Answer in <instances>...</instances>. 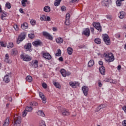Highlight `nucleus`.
Listing matches in <instances>:
<instances>
[{
    "label": "nucleus",
    "mask_w": 126,
    "mask_h": 126,
    "mask_svg": "<svg viewBox=\"0 0 126 126\" xmlns=\"http://www.w3.org/2000/svg\"><path fill=\"white\" fill-rule=\"evenodd\" d=\"M103 57L105 58V61L107 63H112V62H114L115 61V57L114 56V54L112 53H104L103 54Z\"/></svg>",
    "instance_id": "1"
},
{
    "label": "nucleus",
    "mask_w": 126,
    "mask_h": 126,
    "mask_svg": "<svg viewBox=\"0 0 126 126\" xmlns=\"http://www.w3.org/2000/svg\"><path fill=\"white\" fill-rule=\"evenodd\" d=\"M21 60H23L24 62H30L32 60V58L29 55L24 53L21 55L20 56Z\"/></svg>",
    "instance_id": "2"
},
{
    "label": "nucleus",
    "mask_w": 126,
    "mask_h": 126,
    "mask_svg": "<svg viewBox=\"0 0 126 126\" xmlns=\"http://www.w3.org/2000/svg\"><path fill=\"white\" fill-rule=\"evenodd\" d=\"M21 123V117L17 115L14 116V126H16L17 125H20Z\"/></svg>",
    "instance_id": "3"
},
{
    "label": "nucleus",
    "mask_w": 126,
    "mask_h": 126,
    "mask_svg": "<svg viewBox=\"0 0 126 126\" xmlns=\"http://www.w3.org/2000/svg\"><path fill=\"white\" fill-rule=\"evenodd\" d=\"M25 38H26V33L22 32L20 36H18V38L17 40V43L18 44H20V42H22V41H23Z\"/></svg>",
    "instance_id": "4"
},
{
    "label": "nucleus",
    "mask_w": 126,
    "mask_h": 126,
    "mask_svg": "<svg viewBox=\"0 0 126 126\" xmlns=\"http://www.w3.org/2000/svg\"><path fill=\"white\" fill-rule=\"evenodd\" d=\"M93 25L96 30H98L99 32H102V27L100 23H93Z\"/></svg>",
    "instance_id": "5"
},
{
    "label": "nucleus",
    "mask_w": 126,
    "mask_h": 126,
    "mask_svg": "<svg viewBox=\"0 0 126 126\" xmlns=\"http://www.w3.org/2000/svg\"><path fill=\"white\" fill-rule=\"evenodd\" d=\"M103 39L104 43L106 45H110L111 44V40H110V38H109V35L108 34H104L103 36Z\"/></svg>",
    "instance_id": "6"
},
{
    "label": "nucleus",
    "mask_w": 126,
    "mask_h": 126,
    "mask_svg": "<svg viewBox=\"0 0 126 126\" xmlns=\"http://www.w3.org/2000/svg\"><path fill=\"white\" fill-rule=\"evenodd\" d=\"M69 84L72 88H76L77 86H79V85H80V83L78 82H70Z\"/></svg>",
    "instance_id": "7"
},
{
    "label": "nucleus",
    "mask_w": 126,
    "mask_h": 126,
    "mask_svg": "<svg viewBox=\"0 0 126 126\" xmlns=\"http://www.w3.org/2000/svg\"><path fill=\"white\" fill-rule=\"evenodd\" d=\"M82 90L84 93L85 96L88 95V92L89 91V88L88 87L84 86L82 87Z\"/></svg>",
    "instance_id": "8"
},
{
    "label": "nucleus",
    "mask_w": 126,
    "mask_h": 126,
    "mask_svg": "<svg viewBox=\"0 0 126 126\" xmlns=\"http://www.w3.org/2000/svg\"><path fill=\"white\" fill-rule=\"evenodd\" d=\"M42 34H43V35L44 37H46L47 39H48V40H53V36H52L51 34L49 33V32H42Z\"/></svg>",
    "instance_id": "9"
},
{
    "label": "nucleus",
    "mask_w": 126,
    "mask_h": 126,
    "mask_svg": "<svg viewBox=\"0 0 126 126\" xmlns=\"http://www.w3.org/2000/svg\"><path fill=\"white\" fill-rule=\"evenodd\" d=\"M112 2L111 0H103V1L101 2L103 6H109V4Z\"/></svg>",
    "instance_id": "10"
},
{
    "label": "nucleus",
    "mask_w": 126,
    "mask_h": 126,
    "mask_svg": "<svg viewBox=\"0 0 126 126\" xmlns=\"http://www.w3.org/2000/svg\"><path fill=\"white\" fill-rule=\"evenodd\" d=\"M83 34L86 36V37H89L90 36V29L89 28L86 29L83 32Z\"/></svg>",
    "instance_id": "11"
},
{
    "label": "nucleus",
    "mask_w": 126,
    "mask_h": 126,
    "mask_svg": "<svg viewBox=\"0 0 126 126\" xmlns=\"http://www.w3.org/2000/svg\"><path fill=\"white\" fill-rule=\"evenodd\" d=\"M39 97H40V98L42 99L43 103H44V104H46V103H47V100L45 97V95H44V94H43V93L39 92Z\"/></svg>",
    "instance_id": "12"
},
{
    "label": "nucleus",
    "mask_w": 126,
    "mask_h": 126,
    "mask_svg": "<svg viewBox=\"0 0 126 126\" xmlns=\"http://www.w3.org/2000/svg\"><path fill=\"white\" fill-rule=\"evenodd\" d=\"M43 57L44 58V59H46V60H51L52 59V56L49 53H44L43 54Z\"/></svg>",
    "instance_id": "13"
},
{
    "label": "nucleus",
    "mask_w": 126,
    "mask_h": 126,
    "mask_svg": "<svg viewBox=\"0 0 126 126\" xmlns=\"http://www.w3.org/2000/svg\"><path fill=\"white\" fill-rule=\"evenodd\" d=\"M32 46V44H31L30 43H29L27 44V45H25V49H26V51L32 52V49H31Z\"/></svg>",
    "instance_id": "14"
},
{
    "label": "nucleus",
    "mask_w": 126,
    "mask_h": 126,
    "mask_svg": "<svg viewBox=\"0 0 126 126\" xmlns=\"http://www.w3.org/2000/svg\"><path fill=\"white\" fill-rule=\"evenodd\" d=\"M42 42L40 40H36L32 42L33 46L35 47H38V46H41Z\"/></svg>",
    "instance_id": "15"
},
{
    "label": "nucleus",
    "mask_w": 126,
    "mask_h": 126,
    "mask_svg": "<svg viewBox=\"0 0 126 126\" xmlns=\"http://www.w3.org/2000/svg\"><path fill=\"white\" fill-rule=\"evenodd\" d=\"M53 84L55 86V87H56V88H58V89H61V88H62V86H61L60 83L57 82L56 81H53Z\"/></svg>",
    "instance_id": "16"
},
{
    "label": "nucleus",
    "mask_w": 126,
    "mask_h": 126,
    "mask_svg": "<svg viewBox=\"0 0 126 126\" xmlns=\"http://www.w3.org/2000/svg\"><path fill=\"white\" fill-rule=\"evenodd\" d=\"M99 72H100L101 74H105V72H106V70L105 69V67L102 66L99 67Z\"/></svg>",
    "instance_id": "17"
},
{
    "label": "nucleus",
    "mask_w": 126,
    "mask_h": 126,
    "mask_svg": "<svg viewBox=\"0 0 126 126\" xmlns=\"http://www.w3.org/2000/svg\"><path fill=\"white\" fill-rule=\"evenodd\" d=\"M104 81L106 82H110V83H113V84L117 83V80L116 79H106Z\"/></svg>",
    "instance_id": "18"
},
{
    "label": "nucleus",
    "mask_w": 126,
    "mask_h": 126,
    "mask_svg": "<svg viewBox=\"0 0 126 126\" xmlns=\"http://www.w3.org/2000/svg\"><path fill=\"white\" fill-rule=\"evenodd\" d=\"M21 28L23 30H25L28 28V24L26 22L24 23L21 25Z\"/></svg>",
    "instance_id": "19"
},
{
    "label": "nucleus",
    "mask_w": 126,
    "mask_h": 126,
    "mask_svg": "<svg viewBox=\"0 0 126 126\" xmlns=\"http://www.w3.org/2000/svg\"><path fill=\"white\" fill-rule=\"evenodd\" d=\"M63 116H69L70 115V112L68 110L64 109L63 112L62 113Z\"/></svg>",
    "instance_id": "20"
},
{
    "label": "nucleus",
    "mask_w": 126,
    "mask_h": 126,
    "mask_svg": "<svg viewBox=\"0 0 126 126\" xmlns=\"http://www.w3.org/2000/svg\"><path fill=\"white\" fill-rule=\"evenodd\" d=\"M32 65L34 68H37L38 67V61L35 60L34 62L32 61Z\"/></svg>",
    "instance_id": "21"
},
{
    "label": "nucleus",
    "mask_w": 126,
    "mask_h": 126,
    "mask_svg": "<svg viewBox=\"0 0 126 126\" xmlns=\"http://www.w3.org/2000/svg\"><path fill=\"white\" fill-rule=\"evenodd\" d=\"M60 72L63 77H65L66 76V71L64 70V69H62L60 71Z\"/></svg>",
    "instance_id": "22"
},
{
    "label": "nucleus",
    "mask_w": 126,
    "mask_h": 126,
    "mask_svg": "<svg viewBox=\"0 0 126 126\" xmlns=\"http://www.w3.org/2000/svg\"><path fill=\"white\" fill-rule=\"evenodd\" d=\"M56 41L58 44H63V39L61 37H59L56 39Z\"/></svg>",
    "instance_id": "23"
},
{
    "label": "nucleus",
    "mask_w": 126,
    "mask_h": 126,
    "mask_svg": "<svg viewBox=\"0 0 126 126\" xmlns=\"http://www.w3.org/2000/svg\"><path fill=\"white\" fill-rule=\"evenodd\" d=\"M43 10L45 12H50L51 11V7L49 6H46L44 7Z\"/></svg>",
    "instance_id": "24"
},
{
    "label": "nucleus",
    "mask_w": 126,
    "mask_h": 126,
    "mask_svg": "<svg viewBox=\"0 0 126 126\" xmlns=\"http://www.w3.org/2000/svg\"><path fill=\"white\" fill-rule=\"evenodd\" d=\"M93 65H94V60H91L89 62L88 66L89 67H91L92 66H93Z\"/></svg>",
    "instance_id": "25"
},
{
    "label": "nucleus",
    "mask_w": 126,
    "mask_h": 126,
    "mask_svg": "<svg viewBox=\"0 0 126 126\" xmlns=\"http://www.w3.org/2000/svg\"><path fill=\"white\" fill-rule=\"evenodd\" d=\"M12 75V74H11V73H9L4 76V78L5 79H10V78H11Z\"/></svg>",
    "instance_id": "26"
},
{
    "label": "nucleus",
    "mask_w": 126,
    "mask_h": 126,
    "mask_svg": "<svg viewBox=\"0 0 126 126\" xmlns=\"http://www.w3.org/2000/svg\"><path fill=\"white\" fill-rule=\"evenodd\" d=\"M37 115L38 116H41V117H45V114L44 113V111L39 110L37 112Z\"/></svg>",
    "instance_id": "27"
},
{
    "label": "nucleus",
    "mask_w": 126,
    "mask_h": 126,
    "mask_svg": "<svg viewBox=\"0 0 126 126\" xmlns=\"http://www.w3.org/2000/svg\"><path fill=\"white\" fill-rule=\"evenodd\" d=\"M9 125V118H7L6 119L4 124L2 126H8Z\"/></svg>",
    "instance_id": "28"
},
{
    "label": "nucleus",
    "mask_w": 126,
    "mask_h": 126,
    "mask_svg": "<svg viewBox=\"0 0 126 126\" xmlns=\"http://www.w3.org/2000/svg\"><path fill=\"white\" fill-rule=\"evenodd\" d=\"M17 50L13 49L11 51V55L12 56H15L16 55H17Z\"/></svg>",
    "instance_id": "29"
},
{
    "label": "nucleus",
    "mask_w": 126,
    "mask_h": 126,
    "mask_svg": "<svg viewBox=\"0 0 126 126\" xmlns=\"http://www.w3.org/2000/svg\"><path fill=\"white\" fill-rule=\"evenodd\" d=\"M61 1L62 0H55V2H54L55 6H59Z\"/></svg>",
    "instance_id": "30"
},
{
    "label": "nucleus",
    "mask_w": 126,
    "mask_h": 126,
    "mask_svg": "<svg viewBox=\"0 0 126 126\" xmlns=\"http://www.w3.org/2000/svg\"><path fill=\"white\" fill-rule=\"evenodd\" d=\"M120 15L119 16V18H121V19H123V18L125 17V15H126V13L124 11H122L120 12Z\"/></svg>",
    "instance_id": "31"
},
{
    "label": "nucleus",
    "mask_w": 126,
    "mask_h": 126,
    "mask_svg": "<svg viewBox=\"0 0 126 126\" xmlns=\"http://www.w3.org/2000/svg\"><path fill=\"white\" fill-rule=\"evenodd\" d=\"M0 12L1 13V15L0 17L1 19H2V20H4L3 17H6V16H7L6 14L5 13V12H4L2 11Z\"/></svg>",
    "instance_id": "32"
},
{
    "label": "nucleus",
    "mask_w": 126,
    "mask_h": 126,
    "mask_svg": "<svg viewBox=\"0 0 126 126\" xmlns=\"http://www.w3.org/2000/svg\"><path fill=\"white\" fill-rule=\"evenodd\" d=\"M67 51L68 55L72 54L73 50L71 47H68V48L67 49Z\"/></svg>",
    "instance_id": "33"
},
{
    "label": "nucleus",
    "mask_w": 126,
    "mask_h": 126,
    "mask_svg": "<svg viewBox=\"0 0 126 126\" xmlns=\"http://www.w3.org/2000/svg\"><path fill=\"white\" fill-rule=\"evenodd\" d=\"M33 110V108H32V107L31 106H27L26 107V109H25V110L27 111V112H32Z\"/></svg>",
    "instance_id": "34"
},
{
    "label": "nucleus",
    "mask_w": 126,
    "mask_h": 126,
    "mask_svg": "<svg viewBox=\"0 0 126 126\" xmlns=\"http://www.w3.org/2000/svg\"><path fill=\"white\" fill-rule=\"evenodd\" d=\"M94 42L95 44H101V39H100L99 38H95L94 39Z\"/></svg>",
    "instance_id": "35"
},
{
    "label": "nucleus",
    "mask_w": 126,
    "mask_h": 126,
    "mask_svg": "<svg viewBox=\"0 0 126 126\" xmlns=\"http://www.w3.org/2000/svg\"><path fill=\"white\" fill-rule=\"evenodd\" d=\"M56 57H60L62 56V51H61L60 49H58V53L56 54Z\"/></svg>",
    "instance_id": "36"
},
{
    "label": "nucleus",
    "mask_w": 126,
    "mask_h": 126,
    "mask_svg": "<svg viewBox=\"0 0 126 126\" xmlns=\"http://www.w3.org/2000/svg\"><path fill=\"white\" fill-rule=\"evenodd\" d=\"M28 1V0H22L21 2H22V5L24 6V7H25L26 6V2Z\"/></svg>",
    "instance_id": "37"
},
{
    "label": "nucleus",
    "mask_w": 126,
    "mask_h": 126,
    "mask_svg": "<svg viewBox=\"0 0 126 126\" xmlns=\"http://www.w3.org/2000/svg\"><path fill=\"white\" fill-rule=\"evenodd\" d=\"M10 82V80L9 79H3L1 83H2V84H5L6 83H8V82Z\"/></svg>",
    "instance_id": "38"
},
{
    "label": "nucleus",
    "mask_w": 126,
    "mask_h": 126,
    "mask_svg": "<svg viewBox=\"0 0 126 126\" xmlns=\"http://www.w3.org/2000/svg\"><path fill=\"white\" fill-rule=\"evenodd\" d=\"M5 7H7L8 9H10V8H11V4L9 2H7L5 4Z\"/></svg>",
    "instance_id": "39"
},
{
    "label": "nucleus",
    "mask_w": 126,
    "mask_h": 126,
    "mask_svg": "<svg viewBox=\"0 0 126 126\" xmlns=\"http://www.w3.org/2000/svg\"><path fill=\"white\" fill-rule=\"evenodd\" d=\"M105 107H106V105H105V104H101L99 106L97 107V109L98 111H100L101 109H104V108H105Z\"/></svg>",
    "instance_id": "40"
},
{
    "label": "nucleus",
    "mask_w": 126,
    "mask_h": 126,
    "mask_svg": "<svg viewBox=\"0 0 126 126\" xmlns=\"http://www.w3.org/2000/svg\"><path fill=\"white\" fill-rule=\"evenodd\" d=\"M28 36L29 38H30V39H34V37H35V34L31 33L28 34Z\"/></svg>",
    "instance_id": "41"
},
{
    "label": "nucleus",
    "mask_w": 126,
    "mask_h": 126,
    "mask_svg": "<svg viewBox=\"0 0 126 126\" xmlns=\"http://www.w3.org/2000/svg\"><path fill=\"white\" fill-rule=\"evenodd\" d=\"M46 17H47L46 16V15H43L41 17H40V19L41 21H46Z\"/></svg>",
    "instance_id": "42"
},
{
    "label": "nucleus",
    "mask_w": 126,
    "mask_h": 126,
    "mask_svg": "<svg viewBox=\"0 0 126 126\" xmlns=\"http://www.w3.org/2000/svg\"><path fill=\"white\" fill-rule=\"evenodd\" d=\"M30 105L31 106H34L35 107H36V106H38V103H37V102L36 101H33L32 102H30Z\"/></svg>",
    "instance_id": "43"
},
{
    "label": "nucleus",
    "mask_w": 126,
    "mask_h": 126,
    "mask_svg": "<svg viewBox=\"0 0 126 126\" xmlns=\"http://www.w3.org/2000/svg\"><path fill=\"white\" fill-rule=\"evenodd\" d=\"M7 48L8 49H11V48H13V43L9 42V44L7 46Z\"/></svg>",
    "instance_id": "44"
},
{
    "label": "nucleus",
    "mask_w": 126,
    "mask_h": 126,
    "mask_svg": "<svg viewBox=\"0 0 126 126\" xmlns=\"http://www.w3.org/2000/svg\"><path fill=\"white\" fill-rule=\"evenodd\" d=\"M27 115V111L26 110H24L22 114V117H23V118H25V117H26V115Z\"/></svg>",
    "instance_id": "45"
},
{
    "label": "nucleus",
    "mask_w": 126,
    "mask_h": 126,
    "mask_svg": "<svg viewBox=\"0 0 126 126\" xmlns=\"http://www.w3.org/2000/svg\"><path fill=\"white\" fill-rule=\"evenodd\" d=\"M116 5L117 6H121L122 5V2L119 0L116 1Z\"/></svg>",
    "instance_id": "46"
},
{
    "label": "nucleus",
    "mask_w": 126,
    "mask_h": 126,
    "mask_svg": "<svg viewBox=\"0 0 126 126\" xmlns=\"http://www.w3.org/2000/svg\"><path fill=\"white\" fill-rule=\"evenodd\" d=\"M31 24L32 26L36 25V21L33 19L31 20Z\"/></svg>",
    "instance_id": "47"
},
{
    "label": "nucleus",
    "mask_w": 126,
    "mask_h": 126,
    "mask_svg": "<svg viewBox=\"0 0 126 126\" xmlns=\"http://www.w3.org/2000/svg\"><path fill=\"white\" fill-rule=\"evenodd\" d=\"M0 45L1 46V47H3L4 48H5V47H6V44L4 43L2 41L0 42Z\"/></svg>",
    "instance_id": "48"
},
{
    "label": "nucleus",
    "mask_w": 126,
    "mask_h": 126,
    "mask_svg": "<svg viewBox=\"0 0 126 126\" xmlns=\"http://www.w3.org/2000/svg\"><path fill=\"white\" fill-rule=\"evenodd\" d=\"M42 86L44 88V89H47V88H48V85L46 83H43L42 84Z\"/></svg>",
    "instance_id": "49"
},
{
    "label": "nucleus",
    "mask_w": 126,
    "mask_h": 126,
    "mask_svg": "<svg viewBox=\"0 0 126 126\" xmlns=\"http://www.w3.org/2000/svg\"><path fill=\"white\" fill-rule=\"evenodd\" d=\"M65 25H69L70 24L69 19H65Z\"/></svg>",
    "instance_id": "50"
},
{
    "label": "nucleus",
    "mask_w": 126,
    "mask_h": 126,
    "mask_svg": "<svg viewBox=\"0 0 126 126\" xmlns=\"http://www.w3.org/2000/svg\"><path fill=\"white\" fill-rule=\"evenodd\" d=\"M5 61H9V55H8V54H6L5 55Z\"/></svg>",
    "instance_id": "51"
},
{
    "label": "nucleus",
    "mask_w": 126,
    "mask_h": 126,
    "mask_svg": "<svg viewBox=\"0 0 126 126\" xmlns=\"http://www.w3.org/2000/svg\"><path fill=\"white\" fill-rule=\"evenodd\" d=\"M98 85L99 87H102V86H103V84H102V82H101V81L98 80Z\"/></svg>",
    "instance_id": "52"
},
{
    "label": "nucleus",
    "mask_w": 126,
    "mask_h": 126,
    "mask_svg": "<svg viewBox=\"0 0 126 126\" xmlns=\"http://www.w3.org/2000/svg\"><path fill=\"white\" fill-rule=\"evenodd\" d=\"M66 10V8L64 6H63L61 7V10L62 11H65Z\"/></svg>",
    "instance_id": "53"
},
{
    "label": "nucleus",
    "mask_w": 126,
    "mask_h": 126,
    "mask_svg": "<svg viewBox=\"0 0 126 126\" xmlns=\"http://www.w3.org/2000/svg\"><path fill=\"white\" fill-rule=\"evenodd\" d=\"M14 28L16 31H18V26L17 25H14Z\"/></svg>",
    "instance_id": "54"
},
{
    "label": "nucleus",
    "mask_w": 126,
    "mask_h": 126,
    "mask_svg": "<svg viewBox=\"0 0 126 126\" xmlns=\"http://www.w3.org/2000/svg\"><path fill=\"white\" fill-rule=\"evenodd\" d=\"M69 18H70V14L69 13L66 14L65 19H69Z\"/></svg>",
    "instance_id": "55"
},
{
    "label": "nucleus",
    "mask_w": 126,
    "mask_h": 126,
    "mask_svg": "<svg viewBox=\"0 0 126 126\" xmlns=\"http://www.w3.org/2000/svg\"><path fill=\"white\" fill-rule=\"evenodd\" d=\"M51 21V17L50 16H48L46 18V21Z\"/></svg>",
    "instance_id": "56"
},
{
    "label": "nucleus",
    "mask_w": 126,
    "mask_h": 126,
    "mask_svg": "<svg viewBox=\"0 0 126 126\" xmlns=\"http://www.w3.org/2000/svg\"><path fill=\"white\" fill-rule=\"evenodd\" d=\"M26 79H32V76L29 75L27 76Z\"/></svg>",
    "instance_id": "57"
},
{
    "label": "nucleus",
    "mask_w": 126,
    "mask_h": 126,
    "mask_svg": "<svg viewBox=\"0 0 126 126\" xmlns=\"http://www.w3.org/2000/svg\"><path fill=\"white\" fill-rule=\"evenodd\" d=\"M122 125L123 126H126V120H124L122 122Z\"/></svg>",
    "instance_id": "58"
},
{
    "label": "nucleus",
    "mask_w": 126,
    "mask_h": 126,
    "mask_svg": "<svg viewBox=\"0 0 126 126\" xmlns=\"http://www.w3.org/2000/svg\"><path fill=\"white\" fill-rule=\"evenodd\" d=\"M106 18H107V19H109L110 20H111V19H112V16L111 15H107Z\"/></svg>",
    "instance_id": "59"
},
{
    "label": "nucleus",
    "mask_w": 126,
    "mask_h": 126,
    "mask_svg": "<svg viewBox=\"0 0 126 126\" xmlns=\"http://www.w3.org/2000/svg\"><path fill=\"white\" fill-rule=\"evenodd\" d=\"M115 36L116 38H121V35L119 33L116 34Z\"/></svg>",
    "instance_id": "60"
},
{
    "label": "nucleus",
    "mask_w": 126,
    "mask_h": 126,
    "mask_svg": "<svg viewBox=\"0 0 126 126\" xmlns=\"http://www.w3.org/2000/svg\"><path fill=\"white\" fill-rule=\"evenodd\" d=\"M91 31L92 34H94V28L91 27Z\"/></svg>",
    "instance_id": "61"
},
{
    "label": "nucleus",
    "mask_w": 126,
    "mask_h": 126,
    "mask_svg": "<svg viewBox=\"0 0 126 126\" xmlns=\"http://www.w3.org/2000/svg\"><path fill=\"white\" fill-rule=\"evenodd\" d=\"M32 81H33L32 79H27L26 80V82H29L30 83L31 82H32Z\"/></svg>",
    "instance_id": "62"
},
{
    "label": "nucleus",
    "mask_w": 126,
    "mask_h": 126,
    "mask_svg": "<svg viewBox=\"0 0 126 126\" xmlns=\"http://www.w3.org/2000/svg\"><path fill=\"white\" fill-rule=\"evenodd\" d=\"M59 60L60 62H63V57H61L59 58Z\"/></svg>",
    "instance_id": "63"
},
{
    "label": "nucleus",
    "mask_w": 126,
    "mask_h": 126,
    "mask_svg": "<svg viewBox=\"0 0 126 126\" xmlns=\"http://www.w3.org/2000/svg\"><path fill=\"white\" fill-rule=\"evenodd\" d=\"M20 12H21V13H24V11H23V9L22 8H20Z\"/></svg>",
    "instance_id": "64"
}]
</instances>
